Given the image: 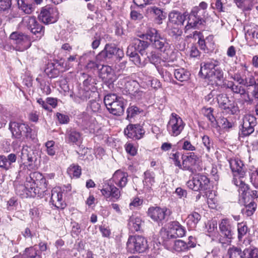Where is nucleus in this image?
<instances>
[{"instance_id":"nucleus-40","label":"nucleus","mask_w":258,"mask_h":258,"mask_svg":"<svg viewBox=\"0 0 258 258\" xmlns=\"http://www.w3.org/2000/svg\"><path fill=\"white\" fill-rule=\"evenodd\" d=\"M201 219V216L197 212H194L188 215L186 218V224L188 227L195 229Z\"/></svg>"},{"instance_id":"nucleus-17","label":"nucleus","mask_w":258,"mask_h":258,"mask_svg":"<svg viewBox=\"0 0 258 258\" xmlns=\"http://www.w3.org/2000/svg\"><path fill=\"white\" fill-rule=\"evenodd\" d=\"M256 123V118L254 116L252 115L245 116L243 119L239 136L242 138L249 136L254 132Z\"/></svg>"},{"instance_id":"nucleus-18","label":"nucleus","mask_w":258,"mask_h":258,"mask_svg":"<svg viewBox=\"0 0 258 258\" xmlns=\"http://www.w3.org/2000/svg\"><path fill=\"white\" fill-rule=\"evenodd\" d=\"M238 191L240 198L243 200L245 204L250 201H253L254 199L258 197V191L252 190L249 189L248 186L240 181Z\"/></svg>"},{"instance_id":"nucleus-32","label":"nucleus","mask_w":258,"mask_h":258,"mask_svg":"<svg viewBox=\"0 0 258 258\" xmlns=\"http://www.w3.org/2000/svg\"><path fill=\"white\" fill-rule=\"evenodd\" d=\"M229 164L232 171L234 173V176L238 175L239 177H242L245 173L243 169L242 162L238 159H231L229 160Z\"/></svg>"},{"instance_id":"nucleus-58","label":"nucleus","mask_w":258,"mask_h":258,"mask_svg":"<svg viewBox=\"0 0 258 258\" xmlns=\"http://www.w3.org/2000/svg\"><path fill=\"white\" fill-rule=\"evenodd\" d=\"M202 143L206 148L207 152H210L211 149H213V142L212 139L207 135L202 137Z\"/></svg>"},{"instance_id":"nucleus-47","label":"nucleus","mask_w":258,"mask_h":258,"mask_svg":"<svg viewBox=\"0 0 258 258\" xmlns=\"http://www.w3.org/2000/svg\"><path fill=\"white\" fill-rule=\"evenodd\" d=\"M249 202V203L241 210L242 214L247 217L252 215L256 208V204L253 201Z\"/></svg>"},{"instance_id":"nucleus-11","label":"nucleus","mask_w":258,"mask_h":258,"mask_svg":"<svg viewBox=\"0 0 258 258\" xmlns=\"http://www.w3.org/2000/svg\"><path fill=\"white\" fill-rule=\"evenodd\" d=\"M230 78L234 81L242 84L245 87L249 88L255 85L257 81L255 77L250 72L245 74V70L243 71H237L233 75H230Z\"/></svg>"},{"instance_id":"nucleus-52","label":"nucleus","mask_w":258,"mask_h":258,"mask_svg":"<svg viewBox=\"0 0 258 258\" xmlns=\"http://www.w3.org/2000/svg\"><path fill=\"white\" fill-rule=\"evenodd\" d=\"M19 8L26 14H30L33 11L32 4L25 3L24 0H16Z\"/></svg>"},{"instance_id":"nucleus-4","label":"nucleus","mask_w":258,"mask_h":258,"mask_svg":"<svg viewBox=\"0 0 258 258\" xmlns=\"http://www.w3.org/2000/svg\"><path fill=\"white\" fill-rule=\"evenodd\" d=\"M232 223L233 222L228 218L222 219L219 222V228L221 234L219 241L221 243L228 245L231 243L234 234Z\"/></svg>"},{"instance_id":"nucleus-61","label":"nucleus","mask_w":258,"mask_h":258,"mask_svg":"<svg viewBox=\"0 0 258 258\" xmlns=\"http://www.w3.org/2000/svg\"><path fill=\"white\" fill-rule=\"evenodd\" d=\"M246 34L258 41V26L255 25L247 30Z\"/></svg>"},{"instance_id":"nucleus-7","label":"nucleus","mask_w":258,"mask_h":258,"mask_svg":"<svg viewBox=\"0 0 258 258\" xmlns=\"http://www.w3.org/2000/svg\"><path fill=\"white\" fill-rule=\"evenodd\" d=\"M127 248L131 253H141L148 248L146 239L141 235H135L129 237L127 243Z\"/></svg>"},{"instance_id":"nucleus-31","label":"nucleus","mask_w":258,"mask_h":258,"mask_svg":"<svg viewBox=\"0 0 258 258\" xmlns=\"http://www.w3.org/2000/svg\"><path fill=\"white\" fill-rule=\"evenodd\" d=\"M147 12L153 16L155 22L158 24H161L166 18V14L162 10L156 6L148 7Z\"/></svg>"},{"instance_id":"nucleus-51","label":"nucleus","mask_w":258,"mask_h":258,"mask_svg":"<svg viewBox=\"0 0 258 258\" xmlns=\"http://www.w3.org/2000/svg\"><path fill=\"white\" fill-rule=\"evenodd\" d=\"M142 111L141 109L135 105L130 106L126 111L127 119L132 121L131 119L139 114Z\"/></svg>"},{"instance_id":"nucleus-57","label":"nucleus","mask_w":258,"mask_h":258,"mask_svg":"<svg viewBox=\"0 0 258 258\" xmlns=\"http://www.w3.org/2000/svg\"><path fill=\"white\" fill-rule=\"evenodd\" d=\"M246 258H258V248L248 247L245 248Z\"/></svg>"},{"instance_id":"nucleus-62","label":"nucleus","mask_w":258,"mask_h":258,"mask_svg":"<svg viewBox=\"0 0 258 258\" xmlns=\"http://www.w3.org/2000/svg\"><path fill=\"white\" fill-rule=\"evenodd\" d=\"M218 91L216 90H213L211 92L205 96V99L206 101L210 102L211 104L214 102V99H217Z\"/></svg>"},{"instance_id":"nucleus-14","label":"nucleus","mask_w":258,"mask_h":258,"mask_svg":"<svg viewBox=\"0 0 258 258\" xmlns=\"http://www.w3.org/2000/svg\"><path fill=\"white\" fill-rule=\"evenodd\" d=\"M222 87L229 89L233 94H239L241 97H244L246 102L250 101L249 93L242 84L235 83L232 81L225 80Z\"/></svg>"},{"instance_id":"nucleus-35","label":"nucleus","mask_w":258,"mask_h":258,"mask_svg":"<svg viewBox=\"0 0 258 258\" xmlns=\"http://www.w3.org/2000/svg\"><path fill=\"white\" fill-rule=\"evenodd\" d=\"M80 120L81 121L82 125L86 129L90 130L94 129L95 118L91 116L87 112H83L80 116Z\"/></svg>"},{"instance_id":"nucleus-53","label":"nucleus","mask_w":258,"mask_h":258,"mask_svg":"<svg viewBox=\"0 0 258 258\" xmlns=\"http://www.w3.org/2000/svg\"><path fill=\"white\" fill-rule=\"evenodd\" d=\"M202 111L204 116H206L211 123H214L216 121V118L213 115V108L211 107H204Z\"/></svg>"},{"instance_id":"nucleus-45","label":"nucleus","mask_w":258,"mask_h":258,"mask_svg":"<svg viewBox=\"0 0 258 258\" xmlns=\"http://www.w3.org/2000/svg\"><path fill=\"white\" fill-rule=\"evenodd\" d=\"M138 83L134 80H130L124 81V89L126 92L130 95L135 92V91L138 88Z\"/></svg>"},{"instance_id":"nucleus-21","label":"nucleus","mask_w":258,"mask_h":258,"mask_svg":"<svg viewBox=\"0 0 258 258\" xmlns=\"http://www.w3.org/2000/svg\"><path fill=\"white\" fill-rule=\"evenodd\" d=\"M205 17L192 9L188 16V21L185 26V31L190 28H195L198 25H201L205 23Z\"/></svg>"},{"instance_id":"nucleus-24","label":"nucleus","mask_w":258,"mask_h":258,"mask_svg":"<svg viewBox=\"0 0 258 258\" xmlns=\"http://www.w3.org/2000/svg\"><path fill=\"white\" fill-rule=\"evenodd\" d=\"M116 46L114 44H106L103 49L96 56L98 61H107L115 55Z\"/></svg>"},{"instance_id":"nucleus-12","label":"nucleus","mask_w":258,"mask_h":258,"mask_svg":"<svg viewBox=\"0 0 258 258\" xmlns=\"http://www.w3.org/2000/svg\"><path fill=\"white\" fill-rule=\"evenodd\" d=\"M38 18L45 24L54 23L58 19L57 10L55 7L47 5L41 9Z\"/></svg>"},{"instance_id":"nucleus-19","label":"nucleus","mask_w":258,"mask_h":258,"mask_svg":"<svg viewBox=\"0 0 258 258\" xmlns=\"http://www.w3.org/2000/svg\"><path fill=\"white\" fill-rule=\"evenodd\" d=\"M186 230L178 222L173 221L170 224L169 230L166 232L167 240L165 241L167 243L170 239H174L177 237H182L185 234Z\"/></svg>"},{"instance_id":"nucleus-20","label":"nucleus","mask_w":258,"mask_h":258,"mask_svg":"<svg viewBox=\"0 0 258 258\" xmlns=\"http://www.w3.org/2000/svg\"><path fill=\"white\" fill-rule=\"evenodd\" d=\"M145 133L142 125L139 124H130L124 130L125 135L133 140L141 139L143 137Z\"/></svg>"},{"instance_id":"nucleus-10","label":"nucleus","mask_w":258,"mask_h":258,"mask_svg":"<svg viewBox=\"0 0 258 258\" xmlns=\"http://www.w3.org/2000/svg\"><path fill=\"white\" fill-rule=\"evenodd\" d=\"M187 185L195 191H206L210 188V180L206 175L199 174L188 180Z\"/></svg>"},{"instance_id":"nucleus-13","label":"nucleus","mask_w":258,"mask_h":258,"mask_svg":"<svg viewBox=\"0 0 258 258\" xmlns=\"http://www.w3.org/2000/svg\"><path fill=\"white\" fill-rule=\"evenodd\" d=\"M22 22L32 33L35 35L38 39L41 38L44 33V27L39 24L36 18L30 16H26L23 19Z\"/></svg>"},{"instance_id":"nucleus-49","label":"nucleus","mask_w":258,"mask_h":258,"mask_svg":"<svg viewBox=\"0 0 258 258\" xmlns=\"http://www.w3.org/2000/svg\"><path fill=\"white\" fill-rule=\"evenodd\" d=\"M172 248L174 250L177 252H184L188 250L186 243L182 240L174 241Z\"/></svg>"},{"instance_id":"nucleus-41","label":"nucleus","mask_w":258,"mask_h":258,"mask_svg":"<svg viewBox=\"0 0 258 258\" xmlns=\"http://www.w3.org/2000/svg\"><path fill=\"white\" fill-rule=\"evenodd\" d=\"M227 253L229 258H246L245 249L242 250L241 248L234 246L229 247Z\"/></svg>"},{"instance_id":"nucleus-59","label":"nucleus","mask_w":258,"mask_h":258,"mask_svg":"<svg viewBox=\"0 0 258 258\" xmlns=\"http://www.w3.org/2000/svg\"><path fill=\"white\" fill-rule=\"evenodd\" d=\"M100 101L92 100L90 101L89 106L90 109L94 112H98L101 110V104Z\"/></svg>"},{"instance_id":"nucleus-30","label":"nucleus","mask_w":258,"mask_h":258,"mask_svg":"<svg viewBox=\"0 0 258 258\" xmlns=\"http://www.w3.org/2000/svg\"><path fill=\"white\" fill-rule=\"evenodd\" d=\"M219 62L215 60H210L203 62L201 64V70L199 74H201L205 77L210 74V72H213L215 69L219 67Z\"/></svg>"},{"instance_id":"nucleus-42","label":"nucleus","mask_w":258,"mask_h":258,"mask_svg":"<svg viewBox=\"0 0 258 258\" xmlns=\"http://www.w3.org/2000/svg\"><path fill=\"white\" fill-rule=\"evenodd\" d=\"M175 78L180 82L187 81L189 79L190 73L189 71L182 69H177L174 71Z\"/></svg>"},{"instance_id":"nucleus-23","label":"nucleus","mask_w":258,"mask_h":258,"mask_svg":"<svg viewBox=\"0 0 258 258\" xmlns=\"http://www.w3.org/2000/svg\"><path fill=\"white\" fill-rule=\"evenodd\" d=\"M62 195L63 192L59 187H55L51 190L50 202L57 209H64L66 207Z\"/></svg>"},{"instance_id":"nucleus-1","label":"nucleus","mask_w":258,"mask_h":258,"mask_svg":"<svg viewBox=\"0 0 258 258\" xmlns=\"http://www.w3.org/2000/svg\"><path fill=\"white\" fill-rule=\"evenodd\" d=\"M139 37L143 39L149 40L153 47L166 54L167 56H164V58L168 61L173 62L176 59L175 53L170 49V45L167 40L162 37L156 29L150 28L145 34Z\"/></svg>"},{"instance_id":"nucleus-48","label":"nucleus","mask_w":258,"mask_h":258,"mask_svg":"<svg viewBox=\"0 0 258 258\" xmlns=\"http://www.w3.org/2000/svg\"><path fill=\"white\" fill-rule=\"evenodd\" d=\"M131 48H127L126 51V54L132 59L131 60L134 62V63L138 66H140L143 65L141 58L138 54V52L135 51L131 49Z\"/></svg>"},{"instance_id":"nucleus-22","label":"nucleus","mask_w":258,"mask_h":258,"mask_svg":"<svg viewBox=\"0 0 258 258\" xmlns=\"http://www.w3.org/2000/svg\"><path fill=\"white\" fill-rule=\"evenodd\" d=\"M82 140L81 133L75 128L67 129L65 134V141L67 144L79 146Z\"/></svg>"},{"instance_id":"nucleus-34","label":"nucleus","mask_w":258,"mask_h":258,"mask_svg":"<svg viewBox=\"0 0 258 258\" xmlns=\"http://www.w3.org/2000/svg\"><path fill=\"white\" fill-rule=\"evenodd\" d=\"M144 222L142 219L136 215L131 216L128 220V226L132 232L140 231Z\"/></svg>"},{"instance_id":"nucleus-36","label":"nucleus","mask_w":258,"mask_h":258,"mask_svg":"<svg viewBox=\"0 0 258 258\" xmlns=\"http://www.w3.org/2000/svg\"><path fill=\"white\" fill-rule=\"evenodd\" d=\"M97 95L93 94L90 90L85 88H81L79 90L78 93L75 96V101L77 103H81L82 101H87L88 99L96 97Z\"/></svg>"},{"instance_id":"nucleus-54","label":"nucleus","mask_w":258,"mask_h":258,"mask_svg":"<svg viewBox=\"0 0 258 258\" xmlns=\"http://www.w3.org/2000/svg\"><path fill=\"white\" fill-rule=\"evenodd\" d=\"M45 146L46 148V153L48 155L53 156L55 154L56 149L54 141L52 140L48 141L45 143Z\"/></svg>"},{"instance_id":"nucleus-39","label":"nucleus","mask_w":258,"mask_h":258,"mask_svg":"<svg viewBox=\"0 0 258 258\" xmlns=\"http://www.w3.org/2000/svg\"><path fill=\"white\" fill-rule=\"evenodd\" d=\"M29 179L32 181H35L36 185H39L40 187H43L44 189H47L46 179L39 172H34L31 173L29 176Z\"/></svg>"},{"instance_id":"nucleus-60","label":"nucleus","mask_w":258,"mask_h":258,"mask_svg":"<svg viewBox=\"0 0 258 258\" xmlns=\"http://www.w3.org/2000/svg\"><path fill=\"white\" fill-rule=\"evenodd\" d=\"M207 7V4L205 2H202L199 4V6L194 7L192 10L198 13L199 14H201L205 17Z\"/></svg>"},{"instance_id":"nucleus-6","label":"nucleus","mask_w":258,"mask_h":258,"mask_svg":"<svg viewBox=\"0 0 258 258\" xmlns=\"http://www.w3.org/2000/svg\"><path fill=\"white\" fill-rule=\"evenodd\" d=\"M181 159L182 160V170L188 171L192 174L200 171L199 158L195 153L189 152L183 154Z\"/></svg>"},{"instance_id":"nucleus-15","label":"nucleus","mask_w":258,"mask_h":258,"mask_svg":"<svg viewBox=\"0 0 258 258\" xmlns=\"http://www.w3.org/2000/svg\"><path fill=\"white\" fill-rule=\"evenodd\" d=\"M216 101L221 108L227 110L232 114H236L239 111L236 103L233 100H230L227 94L220 93L218 94Z\"/></svg>"},{"instance_id":"nucleus-2","label":"nucleus","mask_w":258,"mask_h":258,"mask_svg":"<svg viewBox=\"0 0 258 258\" xmlns=\"http://www.w3.org/2000/svg\"><path fill=\"white\" fill-rule=\"evenodd\" d=\"M128 173L121 171L116 170L111 179L106 180L101 190L102 194L106 198L111 197L115 200H118L120 196L119 188L114 186V183L122 189L124 187L128 182Z\"/></svg>"},{"instance_id":"nucleus-16","label":"nucleus","mask_w":258,"mask_h":258,"mask_svg":"<svg viewBox=\"0 0 258 258\" xmlns=\"http://www.w3.org/2000/svg\"><path fill=\"white\" fill-rule=\"evenodd\" d=\"M168 210L166 208H161L159 207H151L148 209V216L159 225L163 223L167 216Z\"/></svg>"},{"instance_id":"nucleus-33","label":"nucleus","mask_w":258,"mask_h":258,"mask_svg":"<svg viewBox=\"0 0 258 258\" xmlns=\"http://www.w3.org/2000/svg\"><path fill=\"white\" fill-rule=\"evenodd\" d=\"M210 74L205 78H208L211 81H214L217 86H221L224 82V73L223 71L218 67L213 72H210Z\"/></svg>"},{"instance_id":"nucleus-56","label":"nucleus","mask_w":258,"mask_h":258,"mask_svg":"<svg viewBox=\"0 0 258 258\" xmlns=\"http://www.w3.org/2000/svg\"><path fill=\"white\" fill-rule=\"evenodd\" d=\"M149 61L155 66L158 64L160 61V57L155 51H152L147 56Z\"/></svg>"},{"instance_id":"nucleus-64","label":"nucleus","mask_w":258,"mask_h":258,"mask_svg":"<svg viewBox=\"0 0 258 258\" xmlns=\"http://www.w3.org/2000/svg\"><path fill=\"white\" fill-rule=\"evenodd\" d=\"M179 26L176 25L175 26H170L169 29V34L172 36H177L181 35L182 33L181 30L178 27Z\"/></svg>"},{"instance_id":"nucleus-50","label":"nucleus","mask_w":258,"mask_h":258,"mask_svg":"<svg viewBox=\"0 0 258 258\" xmlns=\"http://www.w3.org/2000/svg\"><path fill=\"white\" fill-rule=\"evenodd\" d=\"M81 168L78 165L72 164L68 168L67 172L70 176L78 178L81 174Z\"/></svg>"},{"instance_id":"nucleus-8","label":"nucleus","mask_w":258,"mask_h":258,"mask_svg":"<svg viewBox=\"0 0 258 258\" xmlns=\"http://www.w3.org/2000/svg\"><path fill=\"white\" fill-rule=\"evenodd\" d=\"M10 38L12 43L15 45V48L17 51H23L31 45L30 37L21 32H13L10 35Z\"/></svg>"},{"instance_id":"nucleus-9","label":"nucleus","mask_w":258,"mask_h":258,"mask_svg":"<svg viewBox=\"0 0 258 258\" xmlns=\"http://www.w3.org/2000/svg\"><path fill=\"white\" fill-rule=\"evenodd\" d=\"M185 126L182 118L175 113H172L167 124V130L169 134L176 137L180 134Z\"/></svg>"},{"instance_id":"nucleus-38","label":"nucleus","mask_w":258,"mask_h":258,"mask_svg":"<svg viewBox=\"0 0 258 258\" xmlns=\"http://www.w3.org/2000/svg\"><path fill=\"white\" fill-rule=\"evenodd\" d=\"M83 75L85 76L84 78L86 77L83 83L84 88L90 90L93 94H96V95H98L97 87L95 86L96 85L95 79L87 74H83Z\"/></svg>"},{"instance_id":"nucleus-63","label":"nucleus","mask_w":258,"mask_h":258,"mask_svg":"<svg viewBox=\"0 0 258 258\" xmlns=\"http://www.w3.org/2000/svg\"><path fill=\"white\" fill-rule=\"evenodd\" d=\"M14 1L16 2V0H1L0 10L4 11L8 10Z\"/></svg>"},{"instance_id":"nucleus-5","label":"nucleus","mask_w":258,"mask_h":258,"mask_svg":"<svg viewBox=\"0 0 258 258\" xmlns=\"http://www.w3.org/2000/svg\"><path fill=\"white\" fill-rule=\"evenodd\" d=\"M9 128L10 130L12 137L19 139L23 134L27 139H34V135L32 134V129L27 124L11 121L9 124Z\"/></svg>"},{"instance_id":"nucleus-44","label":"nucleus","mask_w":258,"mask_h":258,"mask_svg":"<svg viewBox=\"0 0 258 258\" xmlns=\"http://www.w3.org/2000/svg\"><path fill=\"white\" fill-rule=\"evenodd\" d=\"M22 258H41V252L34 247L26 248L22 254Z\"/></svg>"},{"instance_id":"nucleus-3","label":"nucleus","mask_w":258,"mask_h":258,"mask_svg":"<svg viewBox=\"0 0 258 258\" xmlns=\"http://www.w3.org/2000/svg\"><path fill=\"white\" fill-rule=\"evenodd\" d=\"M124 99L115 94H107L104 97V103L109 112L120 116L124 111Z\"/></svg>"},{"instance_id":"nucleus-27","label":"nucleus","mask_w":258,"mask_h":258,"mask_svg":"<svg viewBox=\"0 0 258 258\" xmlns=\"http://www.w3.org/2000/svg\"><path fill=\"white\" fill-rule=\"evenodd\" d=\"M99 77L105 82L111 83L115 80L114 72L112 68L107 65H103L99 69Z\"/></svg>"},{"instance_id":"nucleus-29","label":"nucleus","mask_w":258,"mask_h":258,"mask_svg":"<svg viewBox=\"0 0 258 258\" xmlns=\"http://www.w3.org/2000/svg\"><path fill=\"white\" fill-rule=\"evenodd\" d=\"M21 159L27 166H31L37 159L34 151L30 147H23L21 152Z\"/></svg>"},{"instance_id":"nucleus-28","label":"nucleus","mask_w":258,"mask_h":258,"mask_svg":"<svg viewBox=\"0 0 258 258\" xmlns=\"http://www.w3.org/2000/svg\"><path fill=\"white\" fill-rule=\"evenodd\" d=\"M149 45V44L146 41L134 38L127 48H131L132 50L138 52L143 56L145 54H146V50Z\"/></svg>"},{"instance_id":"nucleus-55","label":"nucleus","mask_w":258,"mask_h":258,"mask_svg":"<svg viewBox=\"0 0 258 258\" xmlns=\"http://www.w3.org/2000/svg\"><path fill=\"white\" fill-rule=\"evenodd\" d=\"M237 230L238 238L240 240L247 232V227L246 224L244 223H238Z\"/></svg>"},{"instance_id":"nucleus-46","label":"nucleus","mask_w":258,"mask_h":258,"mask_svg":"<svg viewBox=\"0 0 258 258\" xmlns=\"http://www.w3.org/2000/svg\"><path fill=\"white\" fill-rule=\"evenodd\" d=\"M44 72L50 78H56L59 74V70L55 68L54 64L53 63H50L47 64Z\"/></svg>"},{"instance_id":"nucleus-25","label":"nucleus","mask_w":258,"mask_h":258,"mask_svg":"<svg viewBox=\"0 0 258 258\" xmlns=\"http://www.w3.org/2000/svg\"><path fill=\"white\" fill-rule=\"evenodd\" d=\"M34 185L32 183V181L29 179V176L26 178V180L24 184H18L15 185V190L17 195L20 196L22 198L29 197L30 191L32 189L31 186Z\"/></svg>"},{"instance_id":"nucleus-37","label":"nucleus","mask_w":258,"mask_h":258,"mask_svg":"<svg viewBox=\"0 0 258 258\" xmlns=\"http://www.w3.org/2000/svg\"><path fill=\"white\" fill-rule=\"evenodd\" d=\"M155 174L153 171H146L144 173L143 183L144 188L148 190L151 189L155 183Z\"/></svg>"},{"instance_id":"nucleus-43","label":"nucleus","mask_w":258,"mask_h":258,"mask_svg":"<svg viewBox=\"0 0 258 258\" xmlns=\"http://www.w3.org/2000/svg\"><path fill=\"white\" fill-rule=\"evenodd\" d=\"M32 183L34 184V185L31 186L32 189L30 191L29 197H38L40 198L43 197L46 194L47 189H44L42 187L38 186L36 184L35 181H32Z\"/></svg>"},{"instance_id":"nucleus-26","label":"nucleus","mask_w":258,"mask_h":258,"mask_svg":"<svg viewBox=\"0 0 258 258\" xmlns=\"http://www.w3.org/2000/svg\"><path fill=\"white\" fill-rule=\"evenodd\" d=\"M187 15L186 13L181 14L176 11H172L168 15L169 23L168 27H170L171 24L177 26L183 25L184 22L186 19Z\"/></svg>"}]
</instances>
